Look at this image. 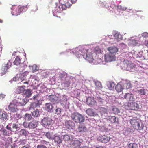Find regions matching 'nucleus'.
Masks as SVG:
<instances>
[{
	"instance_id": "64",
	"label": "nucleus",
	"mask_w": 148,
	"mask_h": 148,
	"mask_svg": "<svg viewBox=\"0 0 148 148\" xmlns=\"http://www.w3.org/2000/svg\"><path fill=\"white\" fill-rule=\"evenodd\" d=\"M11 148H18L17 146H12Z\"/></svg>"
},
{
	"instance_id": "29",
	"label": "nucleus",
	"mask_w": 148,
	"mask_h": 148,
	"mask_svg": "<svg viewBox=\"0 0 148 148\" xmlns=\"http://www.w3.org/2000/svg\"><path fill=\"white\" fill-rule=\"evenodd\" d=\"M18 8H16V9H13L12 13L13 15L17 16L19 15L20 13V12H19V10Z\"/></svg>"
},
{
	"instance_id": "47",
	"label": "nucleus",
	"mask_w": 148,
	"mask_h": 148,
	"mask_svg": "<svg viewBox=\"0 0 148 148\" xmlns=\"http://www.w3.org/2000/svg\"><path fill=\"white\" fill-rule=\"evenodd\" d=\"M63 86L64 88L66 89V88L69 87L70 84V83L69 82H66L64 83Z\"/></svg>"
},
{
	"instance_id": "34",
	"label": "nucleus",
	"mask_w": 148,
	"mask_h": 148,
	"mask_svg": "<svg viewBox=\"0 0 148 148\" xmlns=\"http://www.w3.org/2000/svg\"><path fill=\"white\" fill-rule=\"evenodd\" d=\"M21 60L18 56H16L15 60L14 61V64L16 65H18L21 63Z\"/></svg>"
},
{
	"instance_id": "59",
	"label": "nucleus",
	"mask_w": 148,
	"mask_h": 148,
	"mask_svg": "<svg viewBox=\"0 0 148 148\" xmlns=\"http://www.w3.org/2000/svg\"><path fill=\"white\" fill-rule=\"evenodd\" d=\"M5 95L1 94L0 95V98L1 99H3L5 97Z\"/></svg>"
},
{
	"instance_id": "36",
	"label": "nucleus",
	"mask_w": 148,
	"mask_h": 148,
	"mask_svg": "<svg viewBox=\"0 0 148 148\" xmlns=\"http://www.w3.org/2000/svg\"><path fill=\"white\" fill-rule=\"evenodd\" d=\"M0 131L2 133L3 135L4 136H8L9 135V133L4 128H2Z\"/></svg>"
},
{
	"instance_id": "10",
	"label": "nucleus",
	"mask_w": 148,
	"mask_h": 148,
	"mask_svg": "<svg viewBox=\"0 0 148 148\" xmlns=\"http://www.w3.org/2000/svg\"><path fill=\"white\" fill-rule=\"evenodd\" d=\"M82 142L79 139L73 140L71 143V146L74 148H79L81 145Z\"/></svg>"
},
{
	"instance_id": "5",
	"label": "nucleus",
	"mask_w": 148,
	"mask_h": 148,
	"mask_svg": "<svg viewBox=\"0 0 148 148\" xmlns=\"http://www.w3.org/2000/svg\"><path fill=\"white\" fill-rule=\"evenodd\" d=\"M71 5V4L67 2L65 4H61L59 6H57L56 8L59 12H61L63 10H65L67 8H70Z\"/></svg>"
},
{
	"instance_id": "60",
	"label": "nucleus",
	"mask_w": 148,
	"mask_h": 148,
	"mask_svg": "<svg viewBox=\"0 0 148 148\" xmlns=\"http://www.w3.org/2000/svg\"><path fill=\"white\" fill-rule=\"evenodd\" d=\"M25 8V10H26L27 9H28L30 6V5L28 4H27L25 6H24Z\"/></svg>"
},
{
	"instance_id": "12",
	"label": "nucleus",
	"mask_w": 148,
	"mask_h": 148,
	"mask_svg": "<svg viewBox=\"0 0 148 148\" xmlns=\"http://www.w3.org/2000/svg\"><path fill=\"white\" fill-rule=\"evenodd\" d=\"M42 123L44 126H47L51 124L52 123V121L50 118L45 117L42 119Z\"/></svg>"
},
{
	"instance_id": "4",
	"label": "nucleus",
	"mask_w": 148,
	"mask_h": 148,
	"mask_svg": "<svg viewBox=\"0 0 148 148\" xmlns=\"http://www.w3.org/2000/svg\"><path fill=\"white\" fill-rule=\"evenodd\" d=\"M73 52L77 57H80L82 56L84 57L86 53V51L83 48H76L73 49Z\"/></svg>"
},
{
	"instance_id": "7",
	"label": "nucleus",
	"mask_w": 148,
	"mask_h": 148,
	"mask_svg": "<svg viewBox=\"0 0 148 148\" xmlns=\"http://www.w3.org/2000/svg\"><path fill=\"white\" fill-rule=\"evenodd\" d=\"M110 139V137L103 135L99 136L97 138V140L99 142L103 143H106L109 141Z\"/></svg>"
},
{
	"instance_id": "3",
	"label": "nucleus",
	"mask_w": 148,
	"mask_h": 148,
	"mask_svg": "<svg viewBox=\"0 0 148 148\" xmlns=\"http://www.w3.org/2000/svg\"><path fill=\"white\" fill-rule=\"evenodd\" d=\"M139 120L136 118H133L130 120V123L132 127L135 129L141 130L142 129L141 127L140 126Z\"/></svg>"
},
{
	"instance_id": "13",
	"label": "nucleus",
	"mask_w": 148,
	"mask_h": 148,
	"mask_svg": "<svg viewBox=\"0 0 148 148\" xmlns=\"http://www.w3.org/2000/svg\"><path fill=\"white\" fill-rule=\"evenodd\" d=\"M87 105L89 106H94L95 105L96 102L93 97H88L86 100Z\"/></svg>"
},
{
	"instance_id": "21",
	"label": "nucleus",
	"mask_w": 148,
	"mask_h": 148,
	"mask_svg": "<svg viewBox=\"0 0 148 148\" xmlns=\"http://www.w3.org/2000/svg\"><path fill=\"white\" fill-rule=\"evenodd\" d=\"M106 119L110 123H113L116 122V119L114 116H109L107 117Z\"/></svg>"
},
{
	"instance_id": "27",
	"label": "nucleus",
	"mask_w": 148,
	"mask_h": 148,
	"mask_svg": "<svg viewBox=\"0 0 148 148\" xmlns=\"http://www.w3.org/2000/svg\"><path fill=\"white\" fill-rule=\"evenodd\" d=\"M133 95L132 94L127 93L124 95V97L125 99L129 100H132L133 99Z\"/></svg>"
},
{
	"instance_id": "41",
	"label": "nucleus",
	"mask_w": 148,
	"mask_h": 148,
	"mask_svg": "<svg viewBox=\"0 0 148 148\" xmlns=\"http://www.w3.org/2000/svg\"><path fill=\"white\" fill-rule=\"evenodd\" d=\"M107 86L110 90H112L114 88V84L112 82H109Z\"/></svg>"
},
{
	"instance_id": "15",
	"label": "nucleus",
	"mask_w": 148,
	"mask_h": 148,
	"mask_svg": "<svg viewBox=\"0 0 148 148\" xmlns=\"http://www.w3.org/2000/svg\"><path fill=\"white\" fill-rule=\"evenodd\" d=\"M14 103L15 104L11 103L9 105L8 107L9 110L12 112H16L17 109V106L16 105V103L15 102Z\"/></svg>"
},
{
	"instance_id": "9",
	"label": "nucleus",
	"mask_w": 148,
	"mask_h": 148,
	"mask_svg": "<svg viewBox=\"0 0 148 148\" xmlns=\"http://www.w3.org/2000/svg\"><path fill=\"white\" fill-rule=\"evenodd\" d=\"M28 101V99L25 98L24 99L18 98L16 102L17 106H21L25 105Z\"/></svg>"
},
{
	"instance_id": "32",
	"label": "nucleus",
	"mask_w": 148,
	"mask_h": 148,
	"mask_svg": "<svg viewBox=\"0 0 148 148\" xmlns=\"http://www.w3.org/2000/svg\"><path fill=\"white\" fill-rule=\"evenodd\" d=\"M147 91V89H145L143 88L141 89L137 90L138 93L141 95H146Z\"/></svg>"
},
{
	"instance_id": "23",
	"label": "nucleus",
	"mask_w": 148,
	"mask_h": 148,
	"mask_svg": "<svg viewBox=\"0 0 148 148\" xmlns=\"http://www.w3.org/2000/svg\"><path fill=\"white\" fill-rule=\"evenodd\" d=\"M25 86H24L18 87L17 88L16 90V93L18 94H20L22 92L23 93V92H24L25 90Z\"/></svg>"
},
{
	"instance_id": "16",
	"label": "nucleus",
	"mask_w": 148,
	"mask_h": 148,
	"mask_svg": "<svg viewBox=\"0 0 148 148\" xmlns=\"http://www.w3.org/2000/svg\"><path fill=\"white\" fill-rule=\"evenodd\" d=\"M38 122L33 120L28 123V128L29 129H34L38 125Z\"/></svg>"
},
{
	"instance_id": "35",
	"label": "nucleus",
	"mask_w": 148,
	"mask_h": 148,
	"mask_svg": "<svg viewBox=\"0 0 148 148\" xmlns=\"http://www.w3.org/2000/svg\"><path fill=\"white\" fill-rule=\"evenodd\" d=\"M8 117V115L6 112L3 113L1 115L0 119L3 120V121L7 120Z\"/></svg>"
},
{
	"instance_id": "31",
	"label": "nucleus",
	"mask_w": 148,
	"mask_h": 148,
	"mask_svg": "<svg viewBox=\"0 0 148 148\" xmlns=\"http://www.w3.org/2000/svg\"><path fill=\"white\" fill-rule=\"evenodd\" d=\"M45 106L46 109L48 112L51 111L53 108V106L51 103H46Z\"/></svg>"
},
{
	"instance_id": "54",
	"label": "nucleus",
	"mask_w": 148,
	"mask_h": 148,
	"mask_svg": "<svg viewBox=\"0 0 148 148\" xmlns=\"http://www.w3.org/2000/svg\"><path fill=\"white\" fill-rule=\"evenodd\" d=\"M39 96V95L38 94H36L35 95H34L33 97V99L34 100H37L38 101L39 100V99H38V97Z\"/></svg>"
},
{
	"instance_id": "37",
	"label": "nucleus",
	"mask_w": 148,
	"mask_h": 148,
	"mask_svg": "<svg viewBox=\"0 0 148 148\" xmlns=\"http://www.w3.org/2000/svg\"><path fill=\"white\" fill-rule=\"evenodd\" d=\"M40 114L39 111L38 109H36L32 112V115L34 117L38 116Z\"/></svg>"
},
{
	"instance_id": "26",
	"label": "nucleus",
	"mask_w": 148,
	"mask_h": 148,
	"mask_svg": "<svg viewBox=\"0 0 148 148\" xmlns=\"http://www.w3.org/2000/svg\"><path fill=\"white\" fill-rule=\"evenodd\" d=\"M23 95L25 96V97H29L31 95L32 93L30 89H27L24 90L23 92Z\"/></svg>"
},
{
	"instance_id": "63",
	"label": "nucleus",
	"mask_w": 148,
	"mask_h": 148,
	"mask_svg": "<svg viewBox=\"0 0 148 148\" xmlns=\"http://www.w3.org/2000/svg\"><path fill=\"white\" fill-rule=\"evenodd\" d=\"M41 143H45L46 144L47 143V142H46V141L44 140H42L41 141Z\"/></svg>"
},
{
	"instance_id": "14",
	"label": "nucleus",
	"mask_w": 148,
	"mask_h": 148,
	"mask_svg": "<svg viewBox=\"0 0 148 148\" xmlns=\"http://www.w3.org/2000/svg\"><path fill=\"white\" fill-rule=\"evenodd\" d=\"M12 63L9 60L7 64H5L2 68L1 70L3 71V73H5L7 71L8 69L11 67Z\"/></svg>"
},
{
	"instance_id": "33",
	"label": "nucleus",
	"mask_w": 148,
	"mask_h": 148,
	"mask_svg": "<svg viewBox=\"0 0 148 148\" xmlns=\"http://www.w3.org/2000/svg\"><path fill=\"white\" fill-rule=\"evenodd\" d=\"M114 36L117 41H119L122 39V35L118 32L114 34Z\"/></svg>"
},
{
	"instance_id": "61",
	"label": "nucleus",
	"mask_w": 148,
	"mask_h": 148,
	"mask_svg": "<svg viewBox=\"0 0 148 148\" xmlns=\"http://www.w3.org/2000/svg\"><path fill=\"white\" fill-rule=\"evenodd\" d=\"M6 128L8 130H10L11 131H12L11 130V128L10 126H9V125H7L6 126Z\"/></svg>"
},
{
	"instance_id": "28",
	"label": "nucleus",
	"mask_w": 148,
	"mask_h": 148,
	"mask_svg": "<svg viewBox=\"0 0 148 148\" xmlns=\"http://www.w3.org/2000/svg\"><path fill=\"white\" fill-rule=\"evenodd\" d=\"M99 112L101 115H103L106 114H107V110L105 108L101 107L99 108Z\"/></svg>"
},
{
	"instance_id": "50",
	"label": "nucleus",
	"mask_w": 148,
	"mask_h": 148,
	"mask_svg": "<svg viewBox=\"0 0 148 148\" xmlns=\"http://www.w3.org/2000/svg\"><path fill=\"white\" fill-rule=\"evenodd\" d=\"M96 99L98 102H101V103H102L104 100V99L98 97H96Z\"/></svg>"
},
{
	"instance_id": "40",
	"label": "nucleus",
	"mask_w": 148,
	"mask_h": 148,
	"mask_svg": "<svg viewBox=\"0 0 148 148\" xmlns=\"http://www.w3.org/2000/svg\"><path fill=\"white\" fill-rule=\"evenodd\" d=\"M95 85L96 88L98 89H101L102 88L101 83L99 81L96 82H95Z\"/></svg>"
},
{
	"instance_id": "1",
	"label": "nucleus",
	"mask_w": 148,
	"mask_h": 148,
	"mask_svg": "<svg viewBox=\"0 0 148 148\" xmlns=\"http://www.w3.org/2000/svg\"><path fill=\"white\" fill-rule=\"evenodd\" d=\"M123 65L124 68L126 70L130 71H134L136 70V65L131 61L124 60Z\"/></svg>"
},
{
	"instance_id": "25",
	"label": "nucleus",
	"mask_w": 148,
	"mask_h": 148,
	"mask_svg": "<svg viewBox=\"0 0 148 148\" xmlns=\"http://www.w3.org/2000/svg\"><path fill=\"white\" fill-rule=\"evenodd\" d=\"M115 89L118 92H119L122 91L124 87L121 84L119 83L116 86Z\"/></svg>"
},
{
	"instance_id": "45",
	"label": "nucleus",
	"mask_w": 148,
	"mask_h": 148,
	"mask_svg": "<svg viewBox=\"0 0 148 148\" xmlns=\"http://www.w3.org/2000/svg\"><path fill=\"white\" fill-rule=\"evenodd\" d=\"M32 71L33 72H35L38 70V68L37 67V66L35 64L33 65L32 66Z\"/></svg>"
},
{
	"instance_id": "24",
	"label": "nucleus",
	"mask_w": 148,
	"mask_h": 148,
	"mask_svg": "<svg viewBox=\"0 0 148 148\" xmlns=\"http://www.w3.org/2000/svg\"><path fill=\"white\" fill-rule=\"evenodd\" d=\"M54 140V142L58 144H60L62 142V140L60 137L57 136H55L53 137V139Z\"/></svg>"
},
{
	"instance_id": "51",
	"label": "nucleus",
	"mask_w": 148,
	"mask_h": 148,
	"mask_svg": "<svg viewBox=\"0 0 148 148\" xmlns=\"http://www.w3.org/2000/svg\"><path fill=\"white\" fill-rule=\"evenodd\" d=\"M132 87V85L130 82H127L126 88L127 89L130 88Z\"/></svg>"
},
{
	"instance_id": "8",
	"label": "nucleus",
	"mask_w": 148,
	"mask_h": 148,
	"mask_svg": "<svg viewBox=\"0 0 148 148\" xmlns=\"http://www.w3.org/2000/svg\"><path fill=\"white\" fill-rule=\"evenodd\" d=\"M128 106L130 109L133 110H137L139 109V105L135 102L129 103Z\"/></svg>"
},
{
	"instance_id": "48",
	"label": "nucleus",
	"mask_w": 148,
	"mask_h": 148,
	"mask_svg": "<svg viewBox=\"0 0 148 148\" xmlns=\"http://www.w3.org/2000/svg\"><path fill=\"white\" fill-rule=\"evenodd\" d=\"M18 8L19 9V12H20V13L26 10L24 6H19Z\"/></svg>"
},
{
	"instance_id": "58",
	"label": "nucleus",
	"mask_w": 148,
	"mask_h": 148,
	"mask_svg": "<svg viewBox=\"0 0 148 148\" xmlns=\"http://www.w3.org/2000/svg\"><path fill=\"white\" fill-rule=\"evenodd\" d=\"M39 100L38 101L37 103H34L35 106V107H37L39 106L40 105V104L39 103Z\"/></svg>"
},
{
	"instance_id": "38",
	"label": "nucleus",
	"mask_w": 148,
	"mask_h": 148,
	"mask_svg": "<svg viewBox=\"0 0 148 148\" xmlns=\"http://www.w3.org/2000/svg\"><path fill=\"white\" fill-rule=\"evenodd\" d=\"M53 133H50L49 132H47L45 134V136L49 139H53Z\"/></svg>"
},
{
	"instance_id": "11",
	"label": "nucleus",
	"mask_w": 148,
	"mask_h": 148,
	"mask_svg": "<svg viewBox=\"0 0 148 148\" xmlns=\"http://www.w3.org/2000/svg\"><path fill=\"white\" fill-rule=\"evenodd\" d=\"M49 99L54 104L57 103L59 101V98L56 95H53L49 96Z\"/></svg>"
},
{
	"instance_id": "20",
	"label": "nucleus",
	"mask_w": 148,
	"mask_h": 148,
	"mask_svg": "<svg viewBox=\"0 0 148 148\" xmlns=\"http://www.w3.org/2000/svg\"><path fill=\"white\" fill-rule=\"evenodd\" d=\"M108 50L110 51L109 53L114 54L115 53L118 51V49L116 47H109Z\"/></svg>"
},
{
	"instance_id": "42",
	"label": "nucleus",
	"mask_w": 148,
	"mask_h": 148,
	"mask_svg": "<svg viewBox=\"0 0 148 148\" xmlns=\"http://www.w3.org/2000/svg\"><path fill=\"white\" fill-rule=\"evenodd\" d=\"M63 140L66 142H68L71 140L70 136L67 134L64 135L63 137Z\"/></svg>"
},
{
	"instance_id": "17",
	"label": "nucleus",
	"mask_w": 148,
	"mask_h": 148,
	"mask_svg": "<svg viewBox=\"0 0 148 148\" xmlns=\"http://www.w3.org/2000/svg\"><path fill=\"white\" fill-rule=\"evenodd\" d=\"M77 130L78 132L82 133L86 132L87 129L84 124H81L79 125Z\"/></svg>"
},
{
	"instance_id": "6",
	"label": "nucleus",
	"mask_w": 148,
	"mask_h": 148,
	"mask_svg": "<svg viewBox=\"0 0 148 148\" xmlns=\"http://www.w3.org/2000/svg\"><path fill=\"white\" fill-rule=\"evenodd\" d=\"M116 57L115 54L109 53L105 55V61L106 62H111L115 61Z\"/></svg>"
},
{
	"instance_id": "22",
	"label": "nucleus",
	"mask_w": 148,
	"mask_h": 148,
	"mask_svg": "<svg viewBox=\"0 0 148 148\" xmlns=\"http://www.w3.org/2000/svg\"><path fill=\"white\" fill-rule=\"evenodd\" d=\"M18 134L20 138H21L23 136L26 137L27 135V132L25 130L22 129L19 131Z\"/></svg>"
},
{
	"instance_id": "49",
	"label": "nucleus",
	"mask_w": 148,
	"mask_h": 148,
	"mask_svg": "<svg viewBox=\"0 0 148 148\" xmlns=\"http://www.w3.org/2000/svg\"><path fill=\"white\" fill-rule=\"evenodd\" d=\"M61 112V108H57L56 109L55 114L57 115L60 114Z\"/></svg>"
},
{
	"instance_id": "18",
	"label": "nucleus",
	"mask_w": 148,
	"mask_h": 148,
	"mask_svg": "<svg viewBox=\"0 0 148 148\" xmlns=\"http://www.w3.org/2000/svg\"><path fill=\"white\" fill-rule=\"evenodd\" d=\"M92 55V53H86L85 58L86 60L88 61L89 62H92L94 60Z\"/></svg>"
},
{
	"instance_id": "53",
	"label": "nucleus",
	"mask_w": 148,
	"mask_h": 148,
	"mask_svg": "<svg viewBox=\"0 0 148 148\" xmlns=\"http://www.w3.org/2000/svg\"><path fill=\"white\" fill-rule=\"evenodd\" d=\"M59 1L60 4H65L68 2V0H59Z\"/></svg>"
},
{
	"instance_id": "19",
	"label": "nucleus",
	"mask_w": 148,
	"mask_h": 148,
	"mask_svg": "<svg viewBox=\"0 0 148 148\" xmlns=\"http://www.w3.org/2000/svg\"><path fill=\"white\" fill-rule=\"evenodd\" d=\"M65 125L68 129H71L74 126V123L71 120H69L65 122Z\"/></svg>"
},
{
	"instance_id": "39",
	"label": "nucleus",
	"mask_w": 148,
	"mask_h": 148,
	"mask_svg": "<svg viewBox=\"0 0 148 148\" xmlns=\"http://www.w3.org/2000/svg\"><path fill=\"white\" fill-rule=\"evenodd\" d=\"M138 44V43L136 40H130L129 45H130L136 46Z\"/></svg>"
},
{
	"instance_id": "57",
	"label": "nucleus",
	"mask_w": 148,
	"mask_h": 148,
	"mask_svg": "<svg viewBox=\"0 0 148 148\" xmlns=\"http://www.w3.org/2000/svg\"><path fill=\"white\" fill-rule=\"evenodd\" d=\"M12 128L13 129L17 130L18 128V126L16 124H13L12 125Z\"/></svg>"
},
{
	"instance_id": "52",
	"label": "nucleus",
	"mask_w": 148,
	"mask_h": 148,
	"mask_svg": "<svg viewBox=\"0 0 148 148\" xmlns=\"http://www.w3.org/2000/svg\"><path fill=\"white\" fill-rule=\"evenodd\" d=\"M27 139H24L20 140V142L21 144L24 145L25 144L27 143Z\"/></svg>"
},
{
	"instance_id": "56",
	"label": "nucleus",
	"mask_w": 148,
	"mask_h": 148,
	"mask_svg": "<svg viewBox=\"0 0 148 148\" xmlns=\"http://www.w3.org/2000/svg\"><path fill=\"white\" fill-rule=\"evenodd\" d=\"M23 125L25 127H28V123L26 122H24L23 123Z\"/></svg>"
},
{
	"instance_id": "44",
	"label": "nucleus",
	"mask_w": 148,
	"mask_h": 148,
	"mask_svg": "<svg viewBox=\"0 0 148 148\" xmlns=\"http://www.w3.org/2000/svg\"><path fill=\"white\" fill-rule=\"evenodd\" d=\"M112 111L113 113L115 114H117L120 113L119 110L116 108H114L112 109Z\"/></svg>"
},
{
	"instance_id": "55",
	"label": "nucleus",
	"mask_w": 148,
	"mask_h": 148,
	"mask_svg": "<svg viewBox=\"0 0 148 148\" xmlns=\"http://www.w3.org/2000/svg\"><path fill=\"white\" fill-rule=\"evenodd\" d=\"M37 147V148H47L46 146L42 145H38Z\"/></svg>"
},
{
	"instance_id": "43",
	"label": "nucleus",
	"mask_w": 148,
	"mask_h": 148,
	"mask_svg": "<svg viewBox=\"0 0 148 148\" xmlns=\"http://www.w3.org/2000/svg\"><path fill=\"white\" fill-rule=\"evenodd\" d=\"M24 117L25 120L27 121H30L32 119L31 115L28 114H26L24 116Z\"/></svg>"
},
{
	"instance_id": "46",
	"label": "nucleus",
	"mask_w": 148,
	"mask_h": 148,
	"mask_svg": "<svg viewBox=\"0 0 148 148\" xmlns=\"http://www.w3.org/2000/svg\"><path fill=\"white\" fill-rule=\"evenodd\" d=\"M129 148H137V146L136 144L130 143L129 145Z\"/></svg>"
},
{
	"instance_id": "2",
	"label": "nucleus",
	"mask_w": 148,
	"mask_h": 148,
	"mask_svg": "<svg viewBox=\"0 0 148 148\" xmlns=\"http://www.w3.org/2000/svg\"><path fill=\"white\" fill-rule=\"evenodd\" d=\"M72 119L77 123H81L84 122L85 119L84 117L78 113H74L71 116Z\"/></svg>"
},
{
	"instance_id": "30",
	"label": "nucleus",
	"mask_w": 148,
	"mask_h": 148,
	"mask_svg": "<svg viewBox=\"0 0 148 148\" xmlns=\"http://www.w3.org/2000/svg\"><path fill=\"white\" fill-rule=\"evenodd\" d=\"M86 114L90 116H94L95 115V112L91 109H88L86 111Z\"/></svg>"
},
{
	"instance_id": "62",
	"label": "nucleus",
	"mask_w": 148,
	"mask_h": 148,
	"mask_svg": "<svg viewBox=\"0 0 148 148\" xmlns=\"http://www.w3.org/2000/svg\"><path fill=\"white\" fill-rule=\"evenodd\" d=\"M72 3H75L77 1V0H70Z\"/></svg>"
}]
</instances>
